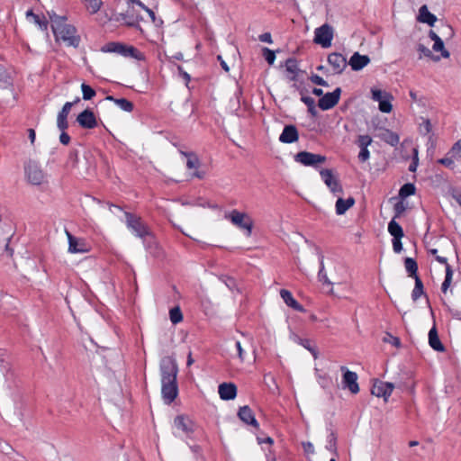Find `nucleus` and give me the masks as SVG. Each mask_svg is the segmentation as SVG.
Listing matches in <instances>:
<instances>
[{"label": "nucleus", "mask_w": 461, "mask_h": 461, "mask_svg": "<svg viewBox=\"0 0 461 461\" xmlns=\"http://www.w3.org/2000/svg\"><path fill=\"white\" fill-rule=\"evenodd\" d=\"M298 343L303 346L305 349L310 351L314 358L318 356V351L315 346L312 344V341L308 339L298 338Z\"/></svg>", "instance_id": "obj_40"}, {"label": "nucleus", "mask_w": 461, "mask_h": 461, "mask_svg": "<svg viewBox=\"0 0 461 461\" xmlns=\"http://www.w3.org/2000/svg\"><path fill=\"white\" fill-rule=\"evenodd\" d=\"M235 347L238 351L239 358L240 359L241 362H243L245 358V351L242 348L241 343L240 341H236Z\"/></svg>", "instance_id": "obj_60"}, {"label": "nucleus", "mask_w": 461, "mask_h": 461, "mask_svg": "<svg viewBox=\"0 0 461 461\" xmlns=\"http://www.w3.org/2000/svg\"><path fill=\"white\" fill-rule=\"evenodd\" d=\"M330 191L333 193L334 194H342L343 188L339 181L337 179L336 181L332 182L330 186H328Z\"/></svg>", "instance_id": "obj_53"}, {"label": "nucleus", "mask_w": 461, "mask_h": 461, "mask_svg": "<svg viewBox=\"0 0 461 461\" xmlns=\"http://www.w3.org/2000/svg\"><path fill=\"white\" fill-rule=\"evenodd\" d=\"M61 131L59 135V141L63 145H68L70 141V136L66 132V130H59Z\"/></svg>", "instance_id": "obj_59"}, {"label": "nucleus", "mask_w": 461, "mask_h": 461, "mask_svg": "<svg viewBox=\"0 0 461 461\" xmlns=\"http://www.w3.org/2000/svg\"><path fill=\"white\" fill-rule=\"evenodd\" d=\"M333 39V29L328 24L324 23L314 31V42L320 44L322 48H329L331 46Z\"/></svg>", "instance_id": "obj_8"}, {"label": "nucleus", "mask_w": 461, "mask_h": 461, "mask_svg": "<svg viewBox=\"0 0 461 461\" xmlns=\"http://www.w3.org/2000/svg\"><path fill=\"white\" fill-rule=\"evenodd\" d=\"M294 161L305 167H317L318 164L324 163L326 157L309 151H300L294 156Z\"/></svg>", "instance_id": "obj_9"}, {"label": "nucleus", "mask_w": 461, "mask_h": 461, "mask_svg": "<svg viewBox=\"0 0 461 461\" xmlns=\"http://www.w3.org/2000/svg\"><path fill=\"white\" fill-rule=\"evenodd\" d=\"M218 393L221 400H234L237 396V386L233 383H222L218 387Z\"/></svg>", "instance_id": "obj_18"}, {"label": "nucleus", "mask_w": 461, "mask_h": 461, "mask_svg": "<svg viewBox=\"0 0 461 461\" xmlns=\"http://www.w3.org/2000/svg\"><path fill=\"white\" fill-rule=\"evenodd\" d=\"M341 88L337 87L332 92L324 94L318 101V106L322 111H327L333 108L339 101L341 95Z\"/></svg>", "instance_id": "obj_10"}, {"label": "nucleus", "mask_w": 461, "mask_h": 461, "mask_svg": "<svg viewBox=\"0 0 461 461\" xmlns=\"http://www.w3.org/2000/svg\"><path fill=\"white\" fill-rule=\"evenodd\" d=\"M388 232L393 238H402L404 236L402 226L393 218L388 223Z\"/></svg>", "instance_id": "obj_31"}, {"label": "nucleus", "mask_w": 461, "mask_h": 461, "mask_svg": "<svg viewBox=\"0 0 461 461\" xmlns=\"http://www.w3.org/2000/svg\"><path fill=\"white\" fill-rule=\"evenodd\" d=\"M238 417L245 424L250 425L257 429H259V423L258 422L255 414L249 406L244 405L240 407L238 411Z\"/></svg>", "instance_id": "obj_16"}, {"label": "nucleus", "mask_w": 461, "mask_h": 461, "mask_svg": "<svg viewBox=\"0 0 461 461\" xmlns=\"http://www.w3.org/2000/svg\"><path fill=\"white\" fill-rule=\"evenodd\" d=\"M301 101L307 106V108L315 104V101L312 97L303 95V90H301Z\"/></svg>", "instance_id": "obj_58"}, {"label": "nucleus", "mask_w": 461, "mask_h": 461, "mask_svg": "<svg viewBox=\"0 0 461 461\" xmlns=\"http://www.w3.org/2000/svg\"><path fill=\"white\" fill-rule=\"evenodd\" d=\"M169 319L173 324H177L183 321V313L179 306H175L169 310Z\"/></svg>", "instance_id": "obj_38"}, {"label": "nucleus", "mask_w": 461, "mask_h": 461, "mask_svg": "<svg viewBox=\"0 0 461 461\" xmlns=\"http://www.w3.org/2000/svg\"><path fill=\"white\" fill-rule=\"evenodd\" d=\"M181 154L183 156H185V158H187V160H186V167L188 168H197L198 166H199V159L197 158V156L193 153V152H185V151H181Z\"/></svg>", "instance_id": "obj_37"}, {"label": "nucleus", "mask_w": 461, "mask_h": 461, "mask_svg": "<svg viewBox=\"0 0 461 461\" xmlns=\"http://www.w3.org/2000/svg\"><path fill=\"white\" fill-rule=\"evenodd\" d=\"M68 240V252L86 253L89 251V246L83 239H78L67 231Z\"/></svg>", "instance_id": "obj_15"}, {"label": "nucleus", "mask_w": 461, "mask_h": 461, "mask_svg": "<svg viewBox=\"0 0 461 461\" xmlns=\"http://www.w3.org/2000/svg\"><path fill=\"white\" fill-rule=\"evenodd\" d=\"M422 120V122L419 124V132L421 135H427L431 132L432 131V125L430 122V120L428 118H420Z\"/></svg>", "instance_id": "obj_43"}, {"label": "nucleus", "mask_w": 461, "mask_h": 461, "mask_svg": "<svg viewBox=\"0 0 461 461\" xmlns=\"http://www.w3.org/2000/svg\"><path fill=\"white\" fill-rule=\"evenodd\" d=\"M390 98H392L391 95H387L386 98H384V100L380 101L378 103V107H379V110L382 112V113H388L392 111L393 109V105L390 102Z\"/></svg>", "instance_id": "obj_45"}, {"label": "nucleus", "mask_w": 461, "mask_h": 461, "mask_svg": "<svg viewBox=\"0 0 461 461\" xmlns=\"http://www.w3.org/2000/svg\"><path fill=\"white\" fill-rule=\"evenodd\" d=\"M416 192V187L412 183H406L402 185L399 190V196L402 200L413 195Z\"/></svg>", "instance_id": "obj_33"}, {"label": "nucleus", "mask_w": 461, "mask_h": 461, "mask_svg": "<svg viewBox=\"0 0 461 461\" xmlns=\"http://www.w3.org/2000/svg\"><path fill=\"white\" fill-rule=\"evenodd\" d=\"M372 98L374 101L380 102L387 97V95H390L389 94L383 92L380 89L372 88Z\"/></svg>", "instance_id": "obj_50"}, {"label": "nucleus", "mask_w": 461, "mask_h": 461, "mask_svg": "<svg viewBox=\"0 0 461 461\" xmlns=\"http://www.w3.org/2000/svg\"><path fill=\"white\" fill-rule=\"evenodd\" d=\"M320 176L321 177V180L325 183L327 186H330L332 182L337 180V178L333 175V171L329 168H322L320 171Z\"/></svg>", "instance_id": "obj_35"}, {"label": "nucleus", "mask_w": 461, "mask_h": 461, "mask_svg": "<svg viewBox=\"0 0 461 461\" xmlns=\"http://www.w3.org/2000/svg\"><path fill=\"white\" fill-rule=\"evenodd\" d=\"M299 139L297 128L293 124H287L284 127L278 140L282 143L291 144L296 142Z\"/></svg>", "instance_id": "obj_17"}, {"label": "nucleus", "mask_w": 461, "mask_h": 461, "mask_svg": "<svg viewBox=\"0 0 461 461\" xmlns=\"http://www.w3.org/2000/svg\"><path fill=\"white\" fill-rule=\"evenodd\" d=\"M303 447L305 453L314 454V447L310 441L303 442Z\"/></svg>", "instance_id": "obj_61"}, {"label": "nucleus", "mask_w": 461, "mask_h": 461, "mask_svg": "<svg viewBox=\"0 0 461 461\" xmlns=\"http://www.w3.org/2000/svg\"><path fill=\"white\" fill-rule=\"evenodd\" d=\"M77 122L83 129L91 130L97 126V120L94 112L87 108L77 116Z\"/></svg>", "instance_id": "obj_13"}, {"label": "nucleus", "mask_w": 461, "mask_h": 461, "mask_svg": "<svg viewBox=\"0 0 461 461\" xmlns=\"http://www.w3.org/2000/svg\"><path fill=\"white\" fill-rule=\"evenodd\" d=\"M174 425L176 429H181L186 435L194 432L193 421L184 415H177L174 420Z\"/></svg>", "instance_id": "obj_21"}, {"label": "nucleus", "mask_w": 461, "mask_h": 461, "mask_svg": "<svg viewBox=\"0 0 461 461\" xmlns=\"http://www.w3.org/2000/svg\"><path fill=\"white\" fill-rule=\"evenodd\" d=\"M356 143L359 149L367 148L372 143V138L369 135H359Z\"/></svg>", "instance_id": "obj_47"}, {"label": "nucleus", "mask_w": 461, "mask_h": 461, "mask_svg": "<svg viewBox=\"0 0 461 461\" xmlns=\"http://www.w3.org/2000/svg\"><path fill=\"white\" fill-rule=\"evenodd\" d=\"M394 384L390 382L375 380L371 389V393L376 397H383L386 402L391 396Z\"/></svg>", "instance_id": "obj_12"}, {"label": "nucleus", "mask_w": 461, "mask_h": 461, "mask_svg": "<svg viewBox=\"0 0 461 461\" xmlns=\"http://www.w3.org/2000/svg\"><path fill=\"white\" fill-rule=\"evenodd\" d=\"M355 204V199L352 196H349L347 199H343L339 197L336 201L335 210L338 215L344 214L349 208H351Z\"/></svg>", "instance_id": "obj_25"}, {"label": "nucleus", "mask_w": 461, "mask_h": 461, "mask_svg": "<svg viewBox=\"0 0 461 461\" xmlns=\"http://www.w3.org/2000/svg\"><path fill=\"white\" fill-rule=\"evenodd\" d=\"M432 50L434 51H440L441 56L445 59L448 58L450 56V53L448 50H447L444 47V41L441 40L436 41L432 46Z\"/></svg>", "instance_id": "obj_44"}, {"label": "nucleus", "mask_w": 461, "mask_h": 461, "mask_svg": "<svg viewBox=\"0 0 461 461\" xmlns=\"http://www.w3.org/2000/svg\"><path fill=\"white\" fill-rule=\"evenodd\" d=\"M280 296L283 299V301L286 303L287 306L291 307L292 309L300 312H304L305 309L302 304H300L293 296L292 293L286 289H282L280 291Z\"/></svg>", "instance_id": "obj_22"}, {"label": "nucleus", "mask_w": 461, "mask_h": 461, "mask_svg": "<svg viewBox=\"0 0 461 461\" xmlns=\"http://www.w3.org/2000/svg\"><path fill=\"white\" fill-rule=\"evenodd\" d=\"M74 105V103L67 102L57 116V127L59 130H67L68 128V116Z\"/></svg>", "instance_id": "obj_20"}, {"label": "nucleus", "mask_w": 461, "mask_h": 461, "mask_svg": "<svg viewBox=\"0 0 461 461\" xmlns=\"http://www.w3.org/2000/svg\"><path fill=\"white\" fill-rule=\"evenodd\" d=\"M103 52L117 53L124 58H132L141 61L145 59V55L137 48L122 42L111 41L102 47Z\"/></svg>", "instance_id": "obj_2"}, {"label": "nucleus", "mask_w": 461, "mask_h": 461, "mask_svg": "<svg viewBox=\"0 0 461 461\" xmlns=\"http://www.w3.org/2000/svg\"><path fill=\"white\" fill-rule=\"evenodd\" d=\"M405 211H406V205L403 203V201L401 200V201L397 202L393 205L394 215L393 218H394V219L400 218Z\"/></svg>", "instance_id": "obj_46"}, {"label": "nucleus", "mask_w": 461, "mask_h": 461, "mask_svg": "<svg viewBox=\"0 0 461 461\" xmlns=\"http://www.w3.org/2000/svg\"><path fill=\"white\" fill-rule=\"evenodd\" d=\"M263 57L269 65H273L276 60V53L274 50L265 47L262 49Z\"/></svg>", "instance_id": "obj_49"}, {"label": "nucleus", "mask_w": 461, "mask_h": 461, "mask_svg": "<svg viewBox=\"0 0 461 461\" xmlns=\"http://www.w3.org/2000/svg\"><path fill=\"white\" fill-rule=\"evenodd\" d=\"M417 50L420 52V59H421L422 55L425 57L432 58L431 50L423 44H419Z\"/></svg>", "instance_id": "obj_54"}, {"label": "nucleus", "mask_w": 461, "mask_h": 461, "mask_svg": "<svg viewBox=\"0 0 461 461\" xmlns=\"http://www.w3.org/2000/svg\"><path fill=\"white\" fill-rule=\"evenodd\" d=\"M26 17H32L33 23L37 24L41 31H47L49 23L45 17H41L39 14H34L32 10H28L26 12Z\"/></svg>", "instance_id": "obj_30"}, {"label": "nucleus", "mask_w": 461, "mask_h": 461, "mask_svg": "<svg viewBox=\"0 0 461 461\" xmlns=\"http://www.w3.org/2000/svg\"><path fill=\"white\" fill-rule=\"evenodd\" d=\"M77 164H78V151H77V149H72L68 153L66 165H67V167L75 168L77 167Z\"/></svg>", "instance_id": "obj_41"}, {"label": "nucleus", "mask_w": 461, "mask_h": 461, "mask_svg": "<svg viewBox=\"0 0 461 461\" xmlns=\"http://www.w3.org/2000/svg\"><path fill=\"white\" fill-rule=\"evenodd\" d=\"M125 223L127 228L137 237L145 239L150 236V232L146 224L141 221V218L129 212H124Z\"/></svg>", "instance_id": "obj_3"}, {"label": "nucleus", "mask_w": 461, "mask_h": 461, "mask_svg": "<svg viewBox=\"0 0 461 461\" xmlns=\"http://www.w3.org/2000/svg\"><path fill=\"white\" fill-rule=\"evenodd\" d=\"M415 280V285H414V288L411 292V299L413 301H417L422 294H424V286H423V283L421 281V279L420 278V276H416V278H414Z\"/></svg>", "instance_id": "obj_34"}, {"label": "nucleus", "mask_w": 461, "mask_h": 461, "mask_svg": "<svg viewBox=\"0 0 461 461\" xmlns=\"http://www.w3.org/2000/svg\"><path fill=\"white\" fill-rule=\"evenodd\" d=\"M370 63V58L367 55H361L355 52L349 59L348 65L354 71H359Z\"/></svg>", "instance_id": "obj_19"}, {"label": "nucleus", "mask_w": 461, "mask_h": 461, "mask_svg": "<svg viewBox=\"0 0 461 461\" xmlns=\"http://www.w3.org/2000/svg\"><path fill=\"white\" fill-rule=\"evenodd\" d=\"M379 138L393 147L397 146L400 141L399 135L389 129H384L380 132Z\"/></svg>", "instance_id": "obj_26"}, {"label": "nucleus", "mask_w": 461, "mask_h": 461, "mask_svg": "<svg viewBox=\"0 0 461 461\" xmlns=\"http://www.w3.org/2000/svg\"><path fill=\"white\" fill-rule=\"evenodd\" d=\"M219 279L231 291L237 287L236 280L231 276H221Z\"/></svg>", "instance_id": "obj_48"}, {"label": "nucleus", "mask_w": 461, "mask_h": 461, "mask_svg": "<svg viewBox=\"0 0 461 461\" xmlns=\"http://www.w3.org/2000/svg\"><path fill=\"white\" fill-rule=\"evenodd\" d=\"M285 71L288 73L287 78L290 81H296L300 73L298 61L295 58H288L285 60Z\"/></svg>", "instance_id": "obj_23"}, {"label": "nucleus", "mask_w": 461, "mask_h": 461, "mask_svg": "<svg viewBox=\"0 0 461 461\" xmlns=\"http://www.w3.org/2000/svg\"><path fill=\"white\" fill-rule=\"evenodd\" d=\"M453 274H454V271L452 269V267H447L445 279L441 285V291L443 293H446L447 291V289L449 288L451 282H452Z\"/></svg>", "instance_id": "obj_42"}, {"label": "nucleus", "mask_w": 461, "mask_h": 461, "mask_svg": "<svg viewBox=\"0 0 461 461\" xmlns=\"http://www.w3.org/2000/svg\"><path fill=\"white\" fill-rule=\"evenodd\" d=\"M327 61L333 68L334 74L338 75L341 74L348 64L345 56L339 52L329 54Z\"/></svg>", "instance_id": "obj_14"}, {"label": "nucleus", "mask_w": 461, "mask_h": 461, "mask_svg": "<svg viewBox=\"0 0 461 461\" xmlns=\"http://www.w3.org/2000/svg\"><path fill=\"white\" fill-rule=\"evenodd\" d=\"M310 80L312 83H313L317 86H329L327 81H325L321 77H320L319 75H316V74H312L310 77Z\"/></svg>", "instance_id": "obj_52"}, {"label": "nucleus", "mask_w": 461, "mask_h": 461, "mask_svg": "<svg viewBox=\"0 0 461 461\" xmlns=\"http://www.w3.org/2000/svg\"><path fill=\"white\" fill-rule=\"evenodd\" d=\"M404 267L409 276L416 278L418 276V264L412 258H406L404 259Z\"/></svg>", "instance_id": "obj_32"}, {"label": "nucleus", "mask_w": 461, "mask_h": 461, "mask_svg": "<svg viewBox=\"0 0 461 461\" xmlns=\"http://www.w3.org/2000/svg\"><path fill=\"white\" fill-rule=\"evenodd\" d=\"M161 380L177 379L178 365L173 356L164 357L159 363Z\"/></svg>", "instance_id": "obj_6"}, {"label": "nucleus", "mask_w": 461, "mask_h": 461, "mask_svg": "<svg viewBox=\"0 0 461 461\" xmlns=\"http://www.w3.org/2000/svg\"><path fill=\"white\" fill-rule=\"evenodd\" d=\"M340 370L343 373L342 386L344 389H348L351 393H357L359 386L357 384V375L356 372L348 370L346 366H341Z\"/></svg>", "instance_id": "obj_11"}, {"label": "nucleus", "mask_w": 461, "mask_h": 461, "mask_svg": "<svg viewBox=\"0 0 461 461\" xmlns=\"http://www.w3.org/2000/svg\"><path fill=\"white\" fill-rule=\"evenodd\" d=\"M357 158L360 162H366V160H368L370 158V152H369L368 149L367 148L360 149Z\"/></svg>", "instance_id": "obj_55"}, {"label": "nucleus", "mask_w": 461, "mask_h": 461, "mask_svg": "<svg viewBox=\"0 0 461 461\" xmlns=\"http://www.w3.org/2000/svg\"><path fill=\"white\" fill-rule=\"evenodd\" d=\"M419 165L418 149H413L412 160L409 166V171L415 172Z\"/></svg>", "instance_id": "obj_51"}, {"label": "nucleus", "mask_w": 461, "mask_h": 461, "mask_svg": "<svg viewBox=\"0 0 461 461\" xmlns=\"http://www.w3.org/2000/svg\"><path fill=\"white\" fill-rule=\"evenodd\" d=\"M429 345L438 352H444L445 347L441 343L436 326L434 325L429 331Z\"/></svg>", "instance_id": "obj_24"}, {"label": "nucleus", "mask_w": 461, "mask_h": 461, "mask_svg": "<svg viewBox=\"0 0 461 461\" xmlns=\"http://www.w3.org/2000/svg\"><path fill=\"white\" fill-rule=\"evenodd\" d=\"M177 379L161 380V397L164 403L171 404L178 395Z\"/></svg>", "instance_id": "obj_7"}, {"label": "nucleus", "mask_w": 461, "mask_h": 461, "mask_svg": "<svg viewBox=\"0 0 461 461\" xmlns=\"http://www.w3.org/2000/svg\"><path fill=\"white\" fill-rule=\"evenodd\" d=\"M81 91L83 95L82 98L86 101L91 100L96 95L95 90L86 83L81 85Z\"/></svg>", "instance_id": "obj_39"}, {"label": "nucleus", "mask_w": 461, "mask_h": 461, "mask_svg": "<svg viewBox=\"0 0 461 461\" xmlns=\"http://www.w3.org/2000/svg\"><path fill=\"white\" fill-rule=\"evenodd\" d=\"M66 17L54 15L51 17V29L56 41H63L68 46L78 48L81 38L77 34V28L65 23Z\"/></svg>", "instance_id": "obj_1"}, {"label": "nucleus", "mask_w": 461, "mask_h": 461, "mask_svg": "<svg viewBox=\"0 0 461 461\" xmlns=\"http://www.w3.org/2000/svg\"><path fill=\"white\" fill-rule=\"evenodd\" d=\"M402 238H393V249L395 253H400L402 250Z\"/></svg>", "instance_id": "obj_56"}, {"label": "nucleus", "mask_w": 461, "mask_h": 461, "mask_svg": "<svg viewBox=\"0 0 461 461\" xmlns=\"http://www.w3.org/2000/svg\"><path fill=\"white\" fill-rule=\"evenodd\" d=\"M459 151H461V139L458 140L450 149V152L453 154H456Z\"/></svg>", "instance_id": "obj_63"}, {"label": "nucleus", "mask_w": 461, "mask_h": 461, "mask_svg": "<svg viewBox=\"0 0 461 461\" xmlns=\"http://www.w3.org/2000/svg\"><path fill=\"white\" fill-rule=\"evenodd\" d=\"M327 450L337 455V435L334 430L330 429V434L327 437Z\"/></svg>", "instance_id": "obj_36"}, {"label": "nucleus", "mask_w": 461, "mask_h": 461, "mask_svg": "<svg viewBox=\"0 0 461 461\" xmlns=\"http://www.w3.org/2000/svg\"><path fill=\"white\" fill-rule=\"evenodd\" d=\"M258 40L262 42L272 43V36L270 32H265L258 36Z\"/></svg>", "instance_id": "obj_62"}, {"label": "nucleus", "mask_w": 461, "mask_h": 461, "mask_svg": "<svg viewBox=\"0 0 461 461\" xmlns=\"http://www.w3.org/2000/svg\"><path fill=\"white\" fill-rule=\"evenodd\" d=\"M452 197L461 206V193L460 192H453Z\"/></svg>", "instance_id": "obj_64"}, {"label": "nucleus", "mask_w": 461, "mask_h": 461, "mask_svg": "<svg viewBox=\"0 0 461 461\" xmlns=\"http://www.w3.org/2000/svg\"><path fill=\"white\" fill-rule=\"evenodd\" d=\"M225 218L230 221V222L236 227L246 230V236L249 237L251 235L253 221L249 214L238 210H232L230 213L225 215Z\"/></svg>", "instance_id": "obj_4"}, {"label": "nucleus", "mask_w": 461, "mask_h": 461, "mask_svg": "<svg viewBox=\"0 0 461 461\" xmlns=\"http://www.w3.org/2000/svg\"><path fill=\"white\" fill-rule=\"evenodd\" d=\"M105 100L113 102L124 112L131 113L134 108L133 104L126 98H115L113 95H107Z\"/></svg>", "instance_id": "obj_29"}, {"label": "nucleus", "mask_w": 461, "mask_h": 461, "mask_svg": "<svg viewBox=\"0 0 461 461\" xmlns=\"http://www.w3.org/2000/svg\"><path fill=\"white\" fill-rule=\"evenodd\" d=\"M438 163L445 166L447 168H450V169H453L454 168V166H455V163H454V160L450 158H439L438 159Z\"/></svg>", "instance_id": "obj_57"}, {"label": "nucleus", "mask_w": 461, "mask_h": 461, "mask_svg": "<svg viewBox=\"0 0 461 461\" xmlns=\"http://www.w3.org/2000/svg\"><path fill=\"white\" fill-rule=\"evenodd\" d=\"M24 171L27 180L32 185H40L46 180V174L36 161H28L24 166Z\"/></svg>", "instance_id": "obj_5"}, {"label": "nucleus", "mask_w": 461, "mask_h": 461, "mask_svg": "<svg viewBox=\"0 0 461 461\" xmlns=\"http://www.w3.org/2000/svg\"><path fill=\"white\" fill-rule=\"evenodd\" d=\"M419 21L423 23H427L429 26H433L437 21V17L435 14H431L427 5H422L419 10Z\"/></svg>", "instance_id": "obj_27"}, {"label": "nucleus", "mask_w": 461, "mask_h": 461, "mask_svg": "<svg viewBox=\"0 0 461 461\" xmlns=\"http://www.w3.org/2000/svg\"><path fill=\"white\" fill-rule=\"evenodd\" d=\"M316 251H317V254L319 256V262H320V269H319V272H318V279L322 284L332 285V283L328 278L327 273L325 271V267H324V256H323L322 252L321 251V249L318 247H316Z\"/></svg>", "instance_id": "obj_28"}]
</instances>
